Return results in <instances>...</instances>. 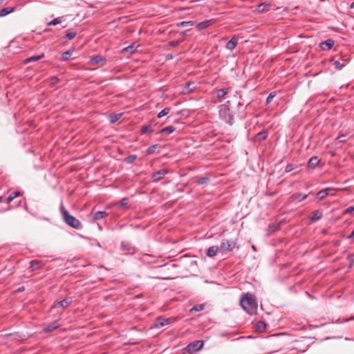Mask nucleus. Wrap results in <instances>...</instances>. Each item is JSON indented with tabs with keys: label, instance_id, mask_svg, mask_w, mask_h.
<instances>
[{
	"label": "nucleus",
	"instance_id": "f257e3e1",
	"mask_svg": "<svg viewBox=\"0 0 354 354\" xmlns=\"http://www.w3.org/2000/svg\"><path fill=\"white\" fill-rule=\"evenodd\" d=\"M241 307L250 315H254L257 311V304L252 295L246 294L240 301Z\"/></svg>",
	"mask_w": 354,
	"mask_h": 354
},
{
	"label": "nucleus",
	"instance_id": "f03ea898",
	"mask_svg": "<svg viewBox=\"0 0 354 354\" xmlns=\"http://www.w3.org/2000/svg\"><path fill=\"white\" fill-rule=\"evenodd\" d=\"M60 212L64 221L68 225L77 230L82 228V225L81 222L75 217L71 215L62 203L60 205Z\"/></svg>",
	"mask_w": 354,
	"mask_h": 354
},
{
	"label": "nucleus",
	"instance_id": "7ed1b4c3",
	"mask_svg": "<svg viewBox=\"0 0 354 354\" xmlns=\"http://www.w3.org/2000/svg\"><path fill=\"white\" fill-rule=\"evenodd\" d=\"M219 117L230 125L234 124V114L229 106L226 104L218 106Z\"/></svg>",
	"mask_w": 354,
	"mask_h": 354
},
{
	"label": "nucleus",
	"instance_id": "20e7f679",
	"mask_svg": "<svg viewBox=\"0 0 354 354\" xmlns=\"http://www.w3.org/2000/svg\"><path fill=\"white\" fill-rule=\"evenodd\" d=\"M236 246V241L233 239H224L221 243L220 250L222 254H226L228 252H231L234 250Z\"/></svg>",
	"mask_w": 354,
	"mask_h": 354
},
{
	"label": "nucleus",
	"instance_id": "39448f33",
	"mask_svg": "<svg viewBox=\"0 0 354 354\" xmlns=\"http://www.w3.org/2000/svg\"><path fill=\"white\" fill-rule=\"evenodd\" d=\"M72 303V298H66L62 301H55L53 306L52 309H57V313L61 314L62 310L68 308Z\"/></svg>",
	"mask_w": 354,
	"mask_h": 354
},
{
	"label": "nucleus",
	"instance_id": "423d86ee",
	"mask_svg": "<svg viewBox=\"0 0 354 354\" xmlns=\"http://www.w3.org/2000/svg\"><path fill=\"white\" fill-rule=\"evenodd\" d=\"M203 346V342L198 340L189 344L185 348L188 353H193L201 350Z\"/></svg>",
	"mask_w": 354,
	"mask_h": 354
},
{
	"label": "nucleus",
	"instance_id": "0eeeda50",
	"mask_svg": "<svg viewBox=\"0 0 354 354\" xmlns=\"http://www.w3.org/2000/svg\"><path fill=\"white\" fill-rule=\"evenodd\" d=\"M139 46L140 45L137 42H133L131 45L124 48L121 50V53L124 55L135 53L137 52Z\"/></svg>",
	"mask_w": 354,
	"mask_h": 354
},
{
	"label": "nucleus",
	"instance_id": "6e6552de",
	"mask_svg": "<svg viewBox=\"0 0 354 354\" xmlns=\"http://www.w3.org/2000/svg\"><path fill=\"white\" fill-rule=\"evenodd\" d=\"M230 92V89L227 88H223L219 89H215L213 93V97L221 100L225 96Z\"/></svg>",
	"mask_w": 354,
	"mask_h": 354
},
{
	"label": "nucleus",
	"instance_id": "1a4fd4ad",
	"mask_svg": "<svg viewBox=\"0 0 354 354\" xmlns=\"http://www.w3.org/2000/svg\"><path fill=\"white\" fill-rule=\"evenodd\" d=\"M196 88V86L194 82H189L183 86L181 93L183 95H188L192 93Z\"/></svg>",
	"mask_w": 354,
	"mask_h": 354
},
{
	"label": "nucleus",
	"instance_id": "9d476101",
	"mask_svg": "<svg viewBox=\"0 0 354 354\" xmlns=\"http://www.w3.org/2000/svg\"><path fill=\"white\" fill-rule=\"evenodd\" d=\"M308 195L303 193H295L290 196V200L292 202L299 203L306 199Z\"/></svg>",
	"mask_w": 354,
	"mask_h": 354
},
{
	"label": "nucleus",
	"instance_id": "9b49d317",
	"mask_svg": "<svg viewBox=\"0 0 354 354\" xmlns=\"http://www.w3.org/2000/svg\"><path fill=\"white\" fill-rule=\"evenodd\" d=\"M172 322V318H164L162 317H156V328L169 325Z\"/></svg>",
	"mask_w": 354,
	"mask_h": 354
},
{
	"label": "nucleus",
	"instance_id": "f8f14e48",
	"mask_svg": "<svg viewBox=\"0 0 354 354\" xmlns=\"http://www.w3.org/2000/svg\"><path fill=\"white\" fill-rule=\"evenodd\" d=\"M334 44H335L334 41L331 39H329L324 41L321 42L319 44V48L324 51H327V50H329L330 49H331L333 48V46H334Z\"/></svg>",
	"mask_w": 354,
	"mask_h": 354
},
{
	"label": "nucleus",
	"instance_id": "ddd939ff",
	"mask_svg": "<svg viewBox=\"0 0 354 354\" xmlns=\"http://www.w3.org/2000/svg\"><path fill=\"white\" fill-rule=\"evenodd\" d=\"M44 263L41 261L33 260L30 262L29 270L31 272L41 269L44 266Z\"/></svg>",
	"mask_w": 354,
	"mask_h": 354
},
{
	"label": "nucleus",
	"instance_id": "4468645a",
	"mask_svg": "<svg viewBox=\"0 0 354 354\" xmlns=\"http://www.w3.org/2000/svg\"><path fill=\"white\" fill-rule=\"evenodd\" d=\"M106 59L101 55H97L95 57H91L90 64H106Z\"/></svg>",
	"mask_w": 354,
	"mask_h": 354
},
{
	"label": "nucleus",
	"instance_id": "2eb2a0df",
	"mask_svg": "<svg viewBox=\"0 0 354 354\" xmlns=\"http://www.w3.org/2000/svg\"><path fill=\"white\" fill-rule=\"evenodd\" d=\"M214 23H215V19H207V20H205L202 22L198 23L196 24V27L198 30H201L207 28V27L212 26Z\"/></svg>",
	"mask_w": 354,
	"mask_h": 354
},
{
	"label": "nucleus",
	"instance_id": "dca6fc26",
	"mask_svg": "<svg viewBox=\"0 0 354 354\" xmlns=\"http://www.w3.org/2000/svg\"><path fill=\"white\" fill-rule=\"evenodd\" d=\"M221 252L220 247L214 245L209 247L206 252L207 256L209 257H214L218 254V253Z\"/></svg>",
	"mask_w": 354,
	"mask_h": 354
},
{
	"label": "nucleus",
	"instance_id": "f3484780",
	"mask_svg": "<svg viewBox=\"0 0 354 354\" xmlns=\"http://www.w3.org/2000/svg\"><path fill=\"white\" fill-rule=\"evenodd\" d=\"M175 130V127L173 126H167L156 131V136L158 135H169L173 133Z\"/></svg>",
	"mask_w": 354,
	"mask_h": 354
},
{
	"label": "nucleus",
	"instance_id": "a211bd4d",
	"mask_svg": "<svg viewBox=\"0 0 354 354\" xmlns=\"http://www.w3.org/2000/svg\"><path fill=\"white\" fill-rule=\"evenodd\" d=\"M331 190H332V188H330V187H327V188L323 189L319 191L316 194V198L319 201L323 200L324 198H325L329 194V192L331 191Z\"/></svg>",
	"mask_w": 354,
	"mask_h": 354
},
{
	"label": "nucleus",
	"instance_id": "6ab92c4d",
	"mask_svg": "<svg viewBox=\"0 0 354 354\" xmlns=\"http://www.w3.org/2000/svg\"><path fill=\"white\" fill-rule=\"evenodd\" d=\"M59 326V322L57 320L54 321L49 324H48L46 326H45L43 329V330L46 333H50L53 331L54 330L57 329Z\"/></svg>",
	"mask_w": 354,
	"mask_h": 354
},
{
	"label": "nucleus",
	"instance_id": "aec40b11",
	"mask_svg": "<svg viewBox=\"0 0 354 354\" xmlns=\"http://www.w3.org/2000/svg\"><path fill=\"white\" fill-rule=\"evenodd\" d=\"M319 162L320 159L317 156H313L308 162V167L310 169H315Z\"/></svg>",
	"mask_w": 354,
	"mask_h": 354
},
{
	"label": "nucleus",
	"instance_id": "412c9836",
	"mask_svg": "<svg viewBox=\"0 0 354 354\" xmlns=\"http://www.w3.org/2000/svg\"><path fill=\"white\" fill-rule=\"evenodd\" d=\"M323 216V212L322 211L317 209L313 212V215L310 217V221L313 223H315L318 221H319Z\"/></svg>",
	"mask_w": 354,
	"mask_h": 354
},
{
	"label": "nucleus",
	"instance_id": "4be33fe9",
	"mask_svg": "<svg viewBox=\"0 0 354 354\" xmlns=\"http://www.w3.org/2000/svg\"><path fill=\"white\" fill-rule=\"evenodd\" d=\"M238 44V39L236 37H233L230 41H228L226 44V48L230 50H234Z\"/></svg>",
	"mask_w": 354,
	"mask_h": 354
},
{
	"label": "nucleus",
	"instance_id": "5701e85b",
	"mask_svg": "<svg viewBox=\"0 0 354 354\" xmlns=\"http://www.w3.org/2000/svg\"><path fill=\"white\" fill-rule=\"evenodd\" d=\"M108 216V213L105 211H99L96 212L93 218V221H96L102 219Z\"/></svg>",
	"mask_w": 354,
	"mask_h": 354
},
{
	"label": "nucleus",
	"instance_id": "b1692460",
	"mask_svg": "<svg viewBox=\"0 0 354 354\" xmlns=\"http://www.w3.org/2000/svg\"><path fill=\"white\" fill-rule=\"evenodd\" d=\"M16 9V7H8V8H3L1 10H0V17H5L6 15H8V14L14 12Z\"/></svg>",
	"mask_w": 354,
	"mask_h": 354
},
{
	"label": "nucleus",
	"instance_id": "393cba45",
	"mask_svg": "<svg viewBox=\"0 0 354 354\" xmlns=\"http://www.w3.org/2000/svg\"><path fill=\"white\" fill-rule=\"evenodd\" d=\"M164 88V86H161L158 89L156 88V97H160L162 99L168 97V95L165 93L166 90Z\"/></svg>",
	"mask_w": 354,
	"mask_h": 354
},
{
	"label": "nucleus",
	"instance_id": "a878e982",
	"mask_svg": "<svg viewBox=\"0 0 354 354\" xmlns=\"http://www.w3.org/2000/svg\"><path fill=\"white\" fill-rule=\"evenodd\" d=\"M21 192H11L8 197L6 199V203L8 204L10 203L15 198L19 197V196H21Z\"/></svg>",
	"mask_w": 354,
	"mask_h": 354
},
{
	"label": "nucleus",
	"instance_id": "bb28decb",
	"mask_svg": "<svg viewBox=\"0 0 354 354\" xmlns=\"http://www.w3.org/2000/svg\"><path fill=\"white\" fill-rule=\"evenodd\" d=\"M270 6V3H261V4H259L257 6L256 10H257V12H258L259 13L267 12L268 10L267 9V8L269 7Z\"/></svg>",
	"mask_w": 354,
	"mask_h": 354
},
{
	"label": "nucleus",
	"instance_id": "cd10ccee",
	"mask_svg": "<svg viewBox=\"0 0 354 354\" xmlns=\"http://www.w3.org/2000/svg\"><path fill=\"white\" fill-rule=\"evenodd\" d=\"M168 174V170L165 168L156 171V182L163 178Z\"/></svg>",
	"mask_w": 354,
	"mask_h": 354
},
{
	"label": "nucleus",
	"instance_id": "c85d7f7f",
	"mask_svg": "<svg viewBox=\"0 0 354 354\" xmlns=\"http://www.w3.org/2000/svg\"><path fill=\"white\" fill-rule=\"evenodd\" d=\"M122 115H123L122 113L112 114L109 117V121L111 124H114L117 121H118L122 118Z\"/></svg>",
	"mask_w": 354,
	"mask_h": 354
},
{
	"label": "nucleus",
	"instance_id": "c756f323",
	"mask_svg": "<svg viewBox=\"0 0 354 354\" xmlns=\"http://www.w3.org/2000/svg\"><path fill=\"white\" fill-rule=\"evenodd\" d=\"M44 55L41 54L40 55L29 57L26 58V59H24V64H28V63H30L31 62L37 61L39 59L44 57Z\"/></svg>",
	"mask_w": 354,
	"mask_h": 354
},
{
	"label": "nucleus",
	"instance_id": "7c9ffc66",
	"mask_svg": "<svg viewBox=\"0 0 354 354\" xmlns=\"http://www.w3.org/2000/svg\"><path fill=\"white\" fill-rule=\"evenodd\" d=\"M267 137H268L267 132L265 131H262L259 132L257 134L256 139H257V140L261 142V141L266 140Z\"/></svg>",
	"mask_w": 354,
	"mask_h": 354
},
{
	"label": "nucleus",
	"instance_id": "2f4dec72",
	"mask_svg": "<svg viewBox=\"0 0 354 354\" xmlns=\"http://www.w3.org/2000/svg\"><path fill=\"white\" fill-rule=\"evenodd\" d=\"M266 326L267 325L265 322L260 321L258 322L256 324V330L259 332H263L266 330Z\"/></svg>",
	"mask_w": 354,
	"mask_h": 354
},
{
	"label": "nucleus",
	"instance_id": "473e14b6",
	"mask_svg": "<svg viewBox=\"0 0 354 354\" xmlns=\"http://www.w3.org/2000/svg\"><path fill=\"white\" fill-rule=\"evenodd\" d=\"M204 308H205L204 304H196L191 308L190 312L191 313L200 312V311L203 310Z\"/></svg>",
	"mask_w": 354,
	"mask_h": 354
},
{
	"label": "nucleus",
	"instance_id": "72a5a7b5",
	"mask_svg": "<svg viewBox=\"0 0 354 354\" xmlns=\"http://www.w3.org/2000/svg\"><path fill=\"white\" fill-rule=\"evenodd\" d=\"M152 131H153V129L151 127V125H144L142 127V128L140 129V133H141V134H145V133Z\"/></svg>",
	"mask_w": 354,
	"mask_h": 354
},
{
	"label": "nucleus",
	"instance_id": "f704fd0d",
	"mask_svg": "<svg viewBox=\"0 0 354 354\" xmlns=\"http://www.w3.org/2000/svg\"><path fill=\"white\" fill-rule=\"evenodd\" d=\"M209 182V178L208 177L202 176L198 179L197 184L198 185H204V184L208 183Z\"/></svg>",
	"mask_w": 354,
	"mask_h": 354
},
{
	"label": "nucleus",
	"instance_id": "c9c22d12",
	"mask_svg": "<svg viewBox=\"0 0 354 354\" xmlns=\"http://www.w3.org/2000/svg\"><path fill=\"white\" fill-rule=\"evenodd\" d=\"M73 51L71 50H66L62 55V60H68L70 57L72 55Z\"/></svg>",
	"mask_w": 354,
	"mask_h": 354
},
{
	"label": "nucleus",
	"instance_id": "e433bc0d",
	"mask_svg": "<svg viewBox=\"0 0 354 354\" xmlns=\"http://www.w3.org/2000/svg\"><path fill=\"white\" fill-rule=\"evenodd\" d=\"M194 24V22L192 21H181V22L178 23L177 24V26L178 27H187L188 26H193Z\"/></svg>",
	"mask_w": 354,
	"mask_h": 354
},
{
	"label": "nucleus",
	"instance_id": "4c0bfd02",
	"mask_svg": "<svg viewBox=\"0 0 354 354\" xmlns=\"http://www.w3.org/2000/svg\"><path fill=\"white\" fill-rule=\"evenodd\" d=\"M170 110L171 109L169 107L165 108L163 110L158 113L157 117L160 118L167 115L169 113Z\"/></svg>",
	"mask_w": 354,
	"mask_h": 354
},
{
	"label": "nucleus",
	"instance_id": "58836bf2",
	"mask_svg": "<svg viewBox=\"0 0 354 354\" xmlns=\"http://www.w3.org/2000/svg\"><path fill=\"white\" fill-rule=\"evenodd\" d=\"M58 81L59 79L56 76H53L48 79V82L50 86H53L58 82Z\"/></svg>",
	"mask_w": 354,
	"mask_h": 354
},
{
	"label": "nucleus",
	"instance_id": "ea45409f",
	"mask_svg": "<svg viewBox=\"0 0 354 354\" xmlns=\"http://www.w3.org/2000/svg\"><path fill=\"white\" fill-rule=\"evenodd\" d=\"M296 168H297V165L293 164H288L285 168V172L289 173Z\"/></svg>",
	"mask_w": 354,
	"mask_h": 354
},
{
	"label": "nucleus",
	"instance_id": "a19ab883",
	"mask_svg": "<svg viewBox=\"0 0 354 354\" xmlns=\"http://www.w3.org/2000/svg\"><path fill=\"white\" fill-rule=\"evenodd\" d=\"M129 198H122L120 201V203H119V207H126L128 203H129Z\"/></svg>",
	"mask_w": 354,
	"mask_h": 354
},
{
	"label": "nucleus",
	"instance_id": "79ce46f5",
	"mask_svg": "<svg viewBox=\"0 0 354 354\" xmlns=\"http://www.w3.org/2000/svg\"><path fill=\"white\" fill-rule=\"evenodd\" d=\"M61 23V19L59 17H57L54 19L53 20L49 21L47 25L48 26H55L57 24H59Z\"/></svg>",
	"mask_w": 354,
	"mask_h": 354
},
{
	"label": "nucleus",
	"instance_id": "37998d69",
	"mask_svg": "<svg viewBox=\"0 0 354 354\" xmlns=\"http://www.w3.org/2000/svg\"><path fill=\"white\" fill-rule=\"evenodd\" d=\"M351 320H354V316H352V317H351L348 319H345L339 318V319H336L334 322L340 324V323H343V322H347Z\"/></svg>",
	"mask_w": 354,
	"mask_h": 354
},
{
	"label": "nucleus",
	"instance_id": "c03bdc74",
	"mask_svg": "<svg viewBox=\"0 0 354 354\" xmlns=\"http://www.w3.org/2000/svg\"><path fill=\"white\" fill-rule=\"evenodd\" d=\"M275 96V92L270 93L266 99V104H270Z\"/></svg>",
	"mask_w": 354,
	"mask_h": 354
},
{
	"label": "nucleus",
	"instance_id": "a18cd8bd",
	"mask_svg": "<svg viewBox=\"0 0 354 354\" xmlns=\"http://www.w3.org/2000/svg\"><path fill=\"white\" fill-rule=\"evenodd\" d=\"M354 212V206H350L344 210V214H351Z\"/></svg>",
	"mask_w": 354,
	"mask_h": 354
},
{
	"label": "nucleus",
	"instance_id": "49530a36",
	"mask_svg": "<svg viewBox=\"0 0 354 354\" xmlns=\"http://www.w3.org/2000/svg\"><path fill=\"white\" fill-rule=\"evenodd\" d=\"M77 35V32L73 31V32H68L66 34V37L68 39H74Z\"/></svg>",
	"mask_w": 354,
	"mask_h": 354
},
{
	"label": "nucleus",
	"instance_id": "de8ad7c7",
	"mask_svg": "<svg viewBox=\"0 0 354 354\" xmlns=\"http://www.w3.org/2000/svg\"><path fill=\"white\" fill-rule=\"evenodd\" d=\"M136 156H129L125 158V161L127 163H131L136 160Z\"/></svg>",
	"mask_w": 354,
	"mask_h": 354
},
{
	"label": "nucleus",
	"instance_id": "09e8293b",
	"mask_svg": "<svg viewBox=\"0 0 354 354\" xmlns=\"http://www.w3.org/2000/svg\"><path fill=\"white\" fill-rule=\"evenodd\" d=\"M148 153H153L155 152V145H152L147 149Z\"/></svg>",
	"mask_w": 354,
	"mask_h": 354
},
{
	"label": "nucleus",
	"instance_id": "8fccbe9b",
	"mask_svg": "<svg viewBox=\"0 0 354 354\" xmlns=\"http://www.w3.org/2000/svg\"><path fill=\"white\" fill-rule=\"evenodd\" d=\"M169 44L171 46H178L179 44V41H170Z\"/></svg>",
	"mask_w": 354,
	"mask_h": 354
},
{
	"label": "nucleus",
	"instance_id": "3c124183",
	"mask_svg": "<svg viewBox=\"0 0 354 354\" xmlns=\"http://www.w3.org/2000/svg\"><path fill=\"white\" fill-rule=\"evenodd\" d=\"M167 266V263L163 264V265H162V264H158V259H156V268H162V267H165V266Z\"/></svg>",
	"mask_w": 354,
	"mask_h": 354
},
{
	"label": "nucleus",
	"instance_id": "603ef678",
	"mask_svg": "<svg viewBox=\"0 0 354 354\" xmlns=\"http://www.w3.org/2000/svg\"><path fill=\"white\" fill-rule=\"evenodd\" d=\"M353 238H354V229L353 231L347 236L348 239H351Z\"/></svg>",
	"mask_w": 354,
	"mask_h": 354
},
{
	"label": "nucleus",
	"instance_id": "864d4df0",
	"mask_svg": "<svg viewBox=\"0 0 354 354\" xmlns=\"http://www.w3.org/2000/svg\"><path fill=\"white\" fill-rule=\"evenodd\" d=\"M243 106V104L241 102H239L237 104V109H241Z\"/></svg>",
	"mask_w": 354,
	"mask_h": 354
},
{
	"label": "nucleus",
	"instance_id": "5fc2aeb1",
	"mask_svg": "<svg viewBox=\"0 0 354 354\" xmlns=\"http://www.w3.org/2000/svg\"><path fill=\"white\" fill-rule=\"evenodd\" d=\"M349 261H350V265H349V268H351L353 263V258H349Z\"/></svg>",
	"mask_w": 354,
	"mask_h": 354
},
{
	"label": "nucleus",
	"instance_id": "6e6d98bb",
	"mask_svg": "<svg viewBox=\"0 0 354 354\" xmlns=\"http://www.w3.org/2000/svg\"><path fill=\"white\" fill-rule=\"evenodd\" d=\"M156 30H158L160 32H165V30H162L160 28H158L157 26H156Z\"/></svg>",
	"mask_w": 354,
	"mask_h": 354
},
{
	"label": "nucleus",
	"instance_id": "4d7b16f0",
	"mask_svg": "<svg viewBox=\"0 0 354 354\" xmlns=\"http://www.w3.org/2000/svg\"><path fill=\"white\" fill-rule=\"evenodd\" d=\"M350 8L353 9L354 8V1L351 3L350 5Z\"/></svg>",
	"mask_w": 354,
	"mask_h": 354
},
{
	"label": "nucleus",
	"instance_id": "13d9d810",
	"mask_svg": "<svg viewBox=\"0 0 354 354\" xmlns=\"http://www.w3.org/2000/svg\"><path fill=\"white\" fill-rule=\"evenodd\" d=\"M172 57V55H167V59H171Z\"/></svg>",
	"mask_w": 354,
	"mask_h": 354
},
{
	"label": "nucleus",
	"instance_id": "bf43d9fd",
	"mask_svg": "<svg viewBox=\"0 0 354 354\" xmlns=\"http://www.w3.org/2000/svg\"><path fill=\"white\" fill-rule=\"evenodd\" d=\"M335 66H340L339 63L338 62H335Z\"/></svg>",
	"mask_w": 354,
	"mask_h": 354
},
{
	"label": "nucleus",
	"instance_id": "052dcab7",
	"mask_svg": "<svg viewBox=\"0 0 354 354\" xmlns=\"http://www.w3.org/2000/svg\"><path fill=\"white\" fill-rule=\"evenodd\" d=\"M181 35H183V36H184V35H186V32H185V31L181 33Z\"/></svg>",
	"mask_w": 354,
	"mask_h": 354
},
{
	"label": "nucleus",
	"instance_id": "680f3d73",
	"mask_svg": "<svg viewBox=\"0 0 354 354\" xmlns=\"http://www.w3.org/2000/svg\"><path fill=\"white\" fill-rule=\"evenodd\" d=\"M2 201H3V197L0 196V203H1Z\"/></svg>",
	"mask_w": 354,
	"mask_h": 354
},
{
	"label": "nucleus",
	"instance_id": "e2e57ef3",
	"mask_svg": "<svg viewBox=\"0 0 354 354\" xmlns=\"http://www.w3.org/2000/svg\"><path fill=\"white\" fill-rule=\"evenodd\" d=\"M252 249H253L254 250H256V247H255L254 245H252Z\"/></svg>",
	"mask_w": 354,
	"mask_h": 354
},
{
	"label": "nucleus",
	"instance_id": "0e129e2a",
	"mask_svg": "<svg viewBox=\"0 0 354 354\" xmlns=\"http://www.w3.org/2000/svg\"><path fill=\"white\" fill-rule=\"evenodd\" d=\"M339 138H342V139H341V141H343L344 138H342V136H339Z\"/></svg>",
	"mask_w": 354,
	"mask_h": 354
},
{
	"label": "nucleus",
	"instance_id": "69168bd1",
	"mask_svg": "<svg viewBox=\"0 0 354 354\" xmlns=\"http://www.w3.org/2000/svg\"><path fill=\"white\" fill-rule=\"evenodd\" d=\"M339 138H342V139H341V141H343L344 138H342V136H339Z\"/></svg>",
	"mask_w": 354,
	"mask_h": 354
},
{
	"label": "nucleus",
	"instance_id": "338daca9",
	"mask_svg": "<svg viewBox=\"0 0 354 354\" xmlns=\"http://www.w3.org/2000/svg\"><path fill=\"white\" fill-rule=\"evenodd\" d=\"M339 138H342V139H341V141H343L344 138H342V136H339Z\"/></svg>",
	"mask_w": 354,
	"mask_h": 354
},
{
	"label": "nucleus",
	"instance_id": "774afa93",
	"mask_svg": "<svg viewBox=\"0 0 354 354\" xmlns=\"http://www.w3.org/2000/svg\"><path fill=\"white\" fill-rule=\"evenodd\" d=\"M151 176H152V177L155 176V174H154V173H153V174H151Z\"/></svg>",
	"mask_w": 354,
	"mask_h": 354
}]
</instances>
